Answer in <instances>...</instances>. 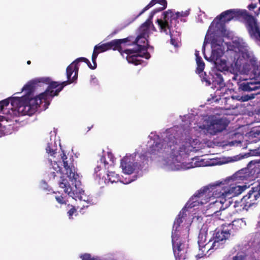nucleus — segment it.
Segmentation results:
<instances>
[{
    "label": "nucleus",
    "instance_id": "nucleus-41",
    "mask_svg": "<svg viewBox=\"0 0 260 260\" xmlns=\"http://www.w3.org/2000/svg\"><path fill=\"white\" fill-rule=\"evenodd\" d=\"M257 5L256 4H251L248 5V9L249 10H252L256 8Z\"/></svg>",
    "mask_w": 260,
    "mask_h": 260
},
{
    "label": "nucleus",
    "instance_id": "nucleus-49",
    "mask_svg": "<svg viewBox=\"0 0 260 260\" xmlns=\"http://www.w3.org/2000/svg\"><path fill=\"white\" fill-rule=\"evenodd\" d=\"M151 24H152L153 27H154V26L153 24L152 23Z\"/></svg>",
    "mask_w": 260,
    "mask_h": 260
},
{
    "label": "nucleus",
    "instance_id": "nucleus-51",
    "mask_svg": "<svg viewBox=\"0 0 260 260\" xmlns=\"http://www.w3.org/2000/svg\"><path fill=\"white\" fill-rule=\"evenodd\" d=\"M151 24H152L153 27H154V26L153 24L152 23Z\"/></svg>",
    "mask_w": 260,
    "mask_h": 260
},
{
    "label": "nucleus",
    "instance_id": "nucleus-17",
    "mask_svg": "<svg viewBox=\"0 0 260 260\" xmlns=\"http://www.w3.org/2000/svg\"><path fill=\"white\" fill-rule=\"evenodd\" d=\"M231 233L228 227L223 225L221 229H217L215 230L213 238H216L220 241L225 242L230 236Z\"/></svg>",
    "mask_w": 260,
    "mask_h": 260
},
{
    "label": "nucleus",
    "instance_id": "nucleus-18",
    "mask_svg": "<svg viewBox=\"0 0 260 260\" xmlns=\"http://www.w3.org/2000/svg\"><path fill=\"white\" fill-rule=\"evenodd\" d=\"M164 144L162 142H154L145 153L144 156L151 157L152 155H157L162 150Z\"/></svg>",
    "mask_w": 260,
    "mask_h": 260
},
{
    "label": "nucleus",
    "instance_id": "nucleus-33",
    "mask_svg": "<svg viewBox=\"0 0 260 260\" xmlns=\"http://www.w3.org/2000/svg\"><path fill=\"white\" fill-rule=\"evenodd\" d=\"M77 213V209H76L75 206H71V209L67 212L68 215L70 219H72V216Z\"/></svg>",
    "mask_w": 260,
    "mask_h": 260
},
{
    "label": "nucleus",
    "instance_id": "nucleus-37",
    "mask_svg": "<svg viewBox=\"0 0 260 260\" xmlns=\"http://www.w3.org/2000/svg\"><path fill=\"white\" fill-rule=\"evenodd\" d=\"M82 260H92L91 256L90 254L85 253L81 255Z\"/></svg>",
    "mask_w": 260,
    "mask_h": 260
},
{
    "label": "nucleus",
    "instance_id": "nucleus-30",
    "mask_svg": "<svg viewBox=\"0 0 260 260\" xmlns=\"http://www.w3.org/2000/svg\"><path fill=\"white\" fill-rule=\"evenodd\" d=\"M259 93V92H254V93H252L243 95L241 96L240 100L242 102L248 101L249 100L254 99L255 98V96L256 95H257V94H258Z\"/></svg>",
    "mask_w": 260,
    "mask_h": 260
},
{
    "label": "nucleus",
    "instance_id": "nucleus-19",
    "mask_svg": "<svg viewBox=\"0 0 260 260\" xmlns=\"http://www.w3.org/2000/svg\"><path fill=\"white\" fill-rule=\"evenodd\" d=\"M186 210L184 208L180 211L174 221L172 233L175 232L178 234V228L180 227L181 223L183 222V219L186 216Z\"/></svg>",
    "mask_w": 260,
    "mask_h": 260
},
{
    "label": "nucleus",
    "instance_id": "nucleus-31",
    "mask_svg": "<svg viewBox=\"0 0 260 260\" xmlns=\"http://www.w3.org/2000/svg\"><path fill=\"white\" fill-rule=\"evenodd\" d=\"M46 150L51 156H53L54 157H55L54 155L56 153L57 149H53L51 143H48Z\"/></svg>",
    "mask_w": 260,
    "mask_h": 260
},
{
    "label": "nucleus",
    "instance_id": "nucleus-14",
    "mask_svg": "<svg viewBox=\"0 0 260 260\" xmlns=\"http://www.w3.org/2000/svg\"><path fill=\"white\" fill-rule=\"evenodd\" d=\"M120 166L124 173L132 174L137 167V162H134L133 158L124 157L121 160Z\"/></svg>",
    "mask_w": 260,
    "mask_h": 260
},
{
    "label": "nucleus",
    "instance_id": "nucleus-29",
    "mask_svg": "<svg viewBox=\"0 0 260 260\" xmlns=\"http://www.w3.org/2000/svg\"><path fill=\"white\" fill-rule=\"evenodd\" d=\"M213 239L214 242L212 243V245L211 246V247H212L213 251L217 249L222 248L223 247V245L225 242L223 241H220L219 240L216 239V238H213Z\"/></svg>",
    "mask_w": 260,
    "mask_h": 260
},
{
    "label": "nucleus",
    "instance_id": "nucleus-1",
    "mask_svg": "<svg viewBox=\"0 0 260 260\" xmlns=\"http://www.w3.org/2000/svg\"><path fill=\"white\" fill-rule=\"evenodd\" d=\"M59 156L61 161H51V167L49 169L48 175L50 179L59 177L61 181L59 182V186L64 189V192L75 200L85 202L87 205H83L82 209L88 207L89 202L88 197L85 194L84 190L78 187L81 182L75 170L73 156H68L64 151H61Z\"/></svg>",
    "mask_w": 260,
    "mask_h": 260
},
{
    "label": "nucleus",
    "instance_id": "nucleus-44",
    "mask_svg": "<svg viewBox=\"0 0 260 260\" xmlns=\"http://www.w3.org/2000/svg\"><path fill=\"white\" fill-rule=\"evenodd\" d=\"M240 221H241V219H238L237 220H234V221H233L232 222V226H236V224Z\"/></svg>",
    "mask_w": 260,
    "mask_h": 260
},
{
    "label": "nucleus",
    "instance_id": "nucleus-52",
    "mask_svg": "<svg viewBox=\"0 0 260 260\" xmlns=\"http://www.w3.org/2000/svg\"><path fill=\"white\" fill-rule=\"evenodd\" d=\"M91 127H88V131L90 129Z\"/></svg>",
    "mask_w": 260,
    "mask_h": 260
},
{
    "label": "nucleus",
    "instance_id": "nucleus-2",
    "mask_svg": "<svg viewBox=\"0 0 260 260\" xmlns=\"http://www.w3.org/2000/svg\"><path fill=\"white\" fill-rule=\"evenodd\" d=\"M37 78L29 82L22 88V91H25V94L21 97H10L0 101V113L5 107L9 106L10 103L13 107H16L18 113L22 115L31 116L38 110L42 100H47V94L41 95L42 93L36 97L32 98L35 89L42 86L41 82H36Z\"/></svg>",
    "mask_w": 260,
    "mask_h": 260
},
{
    "label": "nucleus",
    "instance_id": "nucleus-10",
    "mask_svg": "<svg viewBox=\"0 0 260 260\" xmlns=\"http://www.w3.org/2000/svg\"><path fill=\"white\" fill-rule=\"evenodd\" d=\"M260 197V190L256 186L251 188L248 193L244 196L240 202H235L234 207L240 208L239 211L246 210L255 204L256 201Z\"/></svg>",
    "mask_w": 260,
    "mask_h": 260
},
{
    "label": "nucleus",
    "instance_id": "nucleus-28",
    "mask_svg": "<svg viewBox=\"0 0 260 260\" xmlns=\"http://www.w3.org/2000/svg\"><path fill=\"white\" fill-rule=\"evenodd\" d=\"M111 183L116 182L119 180V176L114 172H108L107 174V178L106 179Z\"/></svg>",
    "mask_w": 260,
    "mask_h": 260
},
{
    "label": "nucleus",
    "instance_id": "nucleus-9",
    "mask_svg": "<svg viewBox=\"0 0 260 260\" xmlns=\"http://www.w3.org/2000/svg\"><path fill=\"white\" fill-rule=\"evenodd\" d=\"M172 242L175 259L185 260L187 257L188 244L175 232L172 233Z\"/></svg>",
    "mask_w": 260,
    "mask_h": 260
},
{
    "label": "nucleus",
    "instance_id": "nucleus-42",
    "mask_svg": "<svg viewBox=\"0 0 260 260\" xmlns=\"http://www.w3.org/2000/svg\"><path fill=\"white\" fill-rule=\"evenodd\" d=\"M170 42H171V44L172 45H174L175 47L178 46L177 43L176 41L175 40V39L172 38V37L171 38Z\"/></svg>",
    "mask_w": 260,
    "mask_h": 260
},
{
    "label": "nucleus",
    "instance_id": "nucleus-15",
    "mask_svg": "<svg viewBox=\"0 0 260 260\" xmlns=\"http://www.w3.org/2000/svg\"><path fill=\"white\" fill-rule=\"evenodd\" d=\"M239 88L244 92H255L256 90L260 89V81L244 80L239 84Z\"/></svg>",
    "mask_w": 260,
    "mask_h": 260
},
{
    "label": "nucleus",
    "instance_id": "nucleus-46",
    "mask_svg": "<svg viewBox=\"0 0 260 260\" xmlns=\"http://www.w3.org/2000/svg\"><path fill=\"white\" fill-rule=\"evenodd\" d=\"M4 119H5V117L0 115V122L3 121Z\"/></svg>",
    "mask_w": 260,
    "mask_h": 260
},
{
    "label": "nucleus",
    "instance_id": "nucleus-5",
    "mask_svg": "<svg viewBox=\"0 0 260 260\" xmlns=\"http://www.w3.org/2000/svg\"><path fill=\"white\" fill-rule=\"evenodd\" d=\"M148 37L149 35L146 32H140L139 35L136 38L135 37V45L137 46L136 48L124 50L125 53L127 55L126 59L129 63L137 66L142 64L143 62V60L139 58L143 57L147 59L150 58V54L147 50L149 48L153 47L149 45Z\"/></svg>",
    "mask_w": 260,
    "mask_h": 260
},
{
    "label": "nucleus",
    "instance_id": "nucleus-24",
    "mask_svg": "<svg viewBox=\"0 0 260 260\" xmlns=\"http://www.w3.org/2000/svg\"><path fill=\"white\" fill-rule=\"evenodd\" d=\"M196 61L197 64V67L196 69V73L198 74H200L203 72L205 68V63L203 61L202 57L200 56L198 53H196Z\"/></svg>",
    "mask_w": 260,
    "mask_h": 260
},
{
    "label": "nucleus",
    "instance_id": "nucleus-53",
    "mask_svg": "<svg viewBox=\"0 0 260 260\" xmlns=\"http://www.w3.org/2000/svg\"><path fill=\"white\" fill-rule=\"evenodd\" d=\"M258 11L260 12V7L258 9Z\"/></svg>",
    "mask_w": 260,
    "mask_h": 260
},
{
    "label": "nucleus",
    "instance_id": "nucleus-34",
    "mask_svg": "<svg viewBox=\"0 0 260 260\" xmlns=\"http://www.w3.org/2000/svg\"><path fill=\"white\" fill-rule=\"evenodd\" d=\"M189 149L187 148V146H185L184 145H182L181 147H180V150L178 152V154L179 155H182L183 153H186L188 151Z\"/></svg>",
    "mask_w": 260,
    "mask_h": 260
},
{
    "label": "nucleus",
    "instance_id": "nucleus-8",
    "mask_svg": "<svg viewBox=\"0 0 260 260\" xmlns=\"http://www.w3.org/2000/svg\"><path fill=\"white\" fill-rule=\"evenodd\" d=\"M253 161H251L248 165V167L242 169L235 173L229 179V182H235L236 183H240L244 181H250L255 179L258 173L259 168L254 166L251 168V164Z\"/></svg>",
    "mask_w": 260,
    "mask_h": 260
},
{
    "label": "nucleus",
    "instance_id": "nucleus-26",
    "mask_svg": "<svg viewBox=\"0 0 260 260\" xmlns=\"http://www.w3.org/2000/svg\"><path fill=\"white\" fill-rule=\"evenodd\" d=\"M121 45L123 44L126 46H132L135 45V37L129 36L124 39H120Z\"/></svg>",
    "mask_w": 260,
    "mask_h": 260
},
{
    "label": "nucleus",
    "instance_id": "nucleus-4",
    "mask_svg": "<svg viewBox=\"0 0 260 260\" xmlns=\"http://www.w3.org/2000/svg\"><path fill=\"white\" fill-rule=\"evenodd\" d=\"M95 57L93 60V54H92L91 60L93 65L90 63V61L85 57H79L75 59L66 69V74L68 80L59 83L56 81H52L51 79L49 77H41L37 78L36 82H41L43 85L44 84L48 85L45 91L42 93L41 95L47 94L48 98H53L58 95L59 93L63 89L64 86L68 84L72 83L76 81L78 78V74L79 71L78 63L80 62H85L88 67L92 69H95L97 66Z\"/></svg>",
    "mask_w": 260,
    "mask_h": 260
},
{
    "label": "nucleus",
    "instance_id": "nucleus-25",
    "mask_svg": "<svg viewBox=\"0 0 260 260\" xmlns=\"http://www.w3.org/2000/svg\"><path fill=\"white\" fill-rule=\"evenodd\" d=\"M200 75L202 82H205L207 86L211 84V80L213 81V78L211 75H207L206 72H202Z\"/></svg>",
    "mask_w": 260,
    "mask_h": 260
},
{
    "label": "nucleus",
    "instance_id": "nucleus-43",
    "mask_svg": "<svg viewBox=\"0 0 260 260\" xmlns=\"http://www.w3.org/2000/svg\"><path fill=\"white\" fill-rule=\"evenodd\" d=\"M254 137L257 138L260 140V129L256 130V131L254 133Z\"/></svg>",
    "mask_w": 260,
    "mask_h": 260
},
{
    "label": "nucleus",
    "instance_id": "nucleus-54",
    "mask_svg": "<svg viewBox=\"0 0 260 260\" xmlns=\"http://www.w3.org/2000/svg\"><path fill=\"white\" fill-rule=\"evenodd\" d=\"M258 1H259V3L260 4V0H258Z\"/></svg>",
    "mask_w": 260,
    "mask_h": 260
},
{
    "label": "nucleus",
    "instance_id": "nucleus-32",
    "mask_svg": "<svg viewBox=\"0 0 260 260\" xmlns=\"http://www.w3.org/2000/svg\"><path fill=\"white\" fill-rule=\"evenodd\" d=\"M250 153L253 156H260V148L258 147L257 149H255L251 151ZM255 163H260V159L255 161Z\"/></svg>",
    "mask_w": 260,
    "mask_h": 260
},
{
    "label": "nucleus",
    "instance_id": "nucleus-36",
    "mask_svg": "<svg viewBox=\"0 0 260 260\" xmlns=\"http://www.w3.org/2000/svg\"><path fill=\"white\" fill-rule=\"evenodd\" d=\"M165 9H163L162 7H160L158 8L154 9L153 10H152L151 11V12L150 13V18H152L153 15L154 14H155L156 13H157L159 12L162 11L164 10Z\"/></svg>",
    "mask_w": 260,
    "mask_h": 260
},
{
    "label": "nucleus",
    "instance_id": "nucleus-12",
    "mask_svg": "<svg viewBox=\"0 0 260 260\" xmlns=\"http://www.w3.org/2000/svg\"><path fill=\"white\" fill-rule=\"evenodd\" d=\"M217 58H216L215 65L216 69L218 71L221 72L230 71L234 75H237L238 73L240 72L243 63V62H241L242 59L237 58L229 67L226 64V60L220 59L219 62H217Z\"/></svg>",
    "mask_w": 260,
    "mask_h": 260
},
{
    "label": "nucleus",
    "instance_id": "nucleus-7",
    "mask_svg": "<svg viewBox=\"0 0 260 260\" xmlns=\"http://www.w3.org/2000/svg\"><path fill=\"white\" fill-rule=\"evenodd\" d=\"M163 19L156 20L159 30L166 35L169 34L171 36V28L176 26L178 18L183 15L178 12L174 13L172 10H168L163 13Z\"/></svg>",
    "mask_w": 260,
    "mask_h": 260
},
{
    "label": "nucleus",
    "instance_id": "nucleus-39",
    "mask_svg": "<svg viewBox=\"0 0 260 260\" xmlns=\"http://www.w3.org/2000/svg\"><path fill=\"white\" fill-rule=\"evenodd\" d=\"M216 76L217 78L218 79V80L217 81V83L218 84H221L223 82V79L222 77V75L220 74H216Z\"/></svg>",
    "mask_w": 260,
    "mask_h": 260
},
{
    "label": "nucleus",
    "instance_id": "nucleus-13",
    "mask_svg": "<svg viewBox=\"0 0 260 260\" xmlns=\"http://www.w3.org/2000/svg\"><path fill=\"white\" fill-rule=\"evenodd\" d=\"M244 20L247 24L248 31L251 37L260 41V29L255 18L247 13Z\"/></svg>",
    "mask_w": 260,
    "mask_h": 260
},
{
    "label": "nucleus",
    "instance_id": "nucleus-45",
    "mask_svg": "<svg viewBox=\"0 0 260 260\" xmlns=\"http://www.w3.org/2000/svg\"><path fill=\"white\" fill-rule=\"evenodd\" d=\"M118 32H119L118 29H115L111 34V36H113L115 35H116L117 33H118Z\"/></svg>",
    "mask_w": 260,
    "mask_h": 260
},
{
    "label": "nucleus",
    "instance_id": "nucleus-22",
    "mask_svg": "<svg viewBox=\"0 0 260 260\" xmlns=\"http://www.w3.org/2000/svg\"><path fill=\"white\" fill-rule=\"evenodd\" d=\"M109 50L107 43L102 44H98L94 46L93 51V60H94L95 57H97L99 54L101 52Z\"/></svg>",
    "mask_w": 260,
    "mask_h": 260
},
{
    "label": "nucleus",
    "instance_id": "nucleus-3",
    "mask_svg": "<svg viewBox=\"0 0 260 260\" xmlns=\"http://www.w3.org/2000/svg\"><path fill=\"white\" fill-rule=\"evenodd\" d=\"M233 182L229 185L220 183L216 185H209L204 186L196 192L188 201V207L192 208L199 205H203L209 202V199L213 196L215 191H219L218 199L214 204L223 203L222 200L228 198L230 199L233 197L241 194L245 189L246 185L241 186Z\"/></svg>",
    "mask_w": 260,
    "mask_h": 260
},
{
    "label": "nucleus",
    "instance_id": "nucleus-47",
    "mask_svg": "<svg viewBox=\"0 0 260 260\" xmlns=\"http://www.w3.org/2000/svg\"><path fill=\"white\" fill-rule=\"evenodd\" d=\"M100 168L98 166H97V167L96 168H95V171L96 172L100 171Z\"/></svg>",
    "mask_w": 260,
    "mask_h": 260
},
{
    "label": "nucleus",
    "instance_id": "nucleus-35",
    "mask_svg": "<svg viewBox=\"0 0 260 260\" xmlns=\"http://www.w3.org/2000/svg\"><path fill=\"white\" fill-rule=\"evenodd\" d=\"M55 199L56 201L60 204H66V201L62 196H56Z\"/></svg>",
    "mask_w": 260,
    "mask_h": 260
},
{
    "label": "nucleus",
    "instance_id": "nucleus-40",
    "mask_svg": "<svg viewBox=\"0 0 260 260\" xmlns=\"http://www.w3.org/2000/svg\"><path fill=\"white\" fill-rule=\"evenodd\" d=\"M100 161L101 163L103 164L104 167L106 168V166L108 164L106 160V158L104 156H102L100 158Z\"/></svg>",
    "mask_w": 260,
    "mask_h": 260
},
{
    "label": "nucleus",
    "instance_id": "nucleus-48",
    "mask_svg": "<svg viewBox=\"0 0 260 260\" xmlns=\"http://www.w3.org/2000/svg\"><path fill=\"white\" fill-rule=\"evenodd\" d=\"M30 63H31V61H30V60H28V61H27V64H30Z\"/></svg>",
    "mask_w": 260,
    "mask_h": 260
},
{
    "label": "nucleus",
    "instance_id": "nucleus-20",
    "mask_svg": "<svg viewBox=\"0 0 260 260\" xmlns=\"http://www.w3.org/2000/svg\"><path fill=\"white\" fill-rule=\"evenodd\" d=\"M156 4H158L160 5H161V7H162L163 9H166L167 7V2L166 0H151L150 2L143 9V10L137 15L136 18L139 17L145 11H146L147 10H148L149 8L153 6Z\"/></svg>",
    "mask_w": 260,
    "mask_h": 260
},
{
    "label": "nucleus",
    "instance_id": "nucleus-16",
    "mask_svg": "<svg viewBox=\"0 0 260 260\" xmlns=\"http://www.w3.org/2000/svg\"><path fill=\"white\" fill-rule=\"evenodd\" d=\"M238 58L242 59L241 61V62H243L242 66H243V69L244 70L249 71L251 69V67L254 68L257 67L256 59L254 57H251L249 54L247 53L243 54L241 57H239Z\"/></svg>",
    "mask_w": 260,
    "mask_h": 260
},
{
    "label": "nucleus",
    "instance_id": "nucleus-27",
    "mask_svg": "<svg viewBox=\"0 0 260 260\" xmlns=\"http://www.w3.org/2000/svg\"><path fill=\"white\" fill-rule=\"evenodd\" d=\"M152 24V21L150 20L146 21L140 27L139 31L142 32H146L149 35V27Z\"/></svg>",
    "mask_w": 260,
    "mask_h": 260
},
{
    "label": "nucleus",
    "instance_id": "nucleus-11",
    "mask_svg": "<svg viewBox=\"0 0 260 260\" xmlns=\"http://www.w3.org/2000/svg\"><path fill=\"white\" fill-rule=\"evenodd\" d=\"M228 125L227 121L220 118L211 119L208 124L204 125L201 128L205 130L207 134L214 136L225 129Z\"/></svg>",
    "mask_w": 260,
    "mask_h": 260
},
{
    "label": "nucleus",
    "instance_id": "nucleus-38",
    "mask_svg": "<svg viewBox=\"0 0 260 260\" xmlns=\"http://www.w3.org/2000/svg\"><path fill=\"white\" fill-rule=\"evenodd\" d=\"M245 258V256L244 255L238 253L233 257V260H244Z\"/></svg>",
    "mask_w": 260,
    "mask_h": 260
},
{
    "label": "nucleus",
    "instance_id": "nucleus-23",
    "mask_svg": "<svg viewBox=\"0 0 260 260\" xmlns=\"http://www.w3.org/2000/svg\"><path fill=\"white\" fill-rule=\"evenodd\" d=\"M199 246L200 247V251H201V253H199V255H201L200 257L206 256L207 254L208 256H209L213 252L212 247H211L209 243L206 244L202 246L199 244Z\"/></svg>",
    "mask_w": 260,
    "mask_h": 260
},
{
    "label": "nucleus",
    "instance_id": "nucleus-21",
    "mask_svg": "<svg viewBox=\"0 0 260 260\" xmlns=\"http://www.w3.org/2000/svg\"><path fill=\"white\" fill-rule=\"evenodd\" d=\"M108 46L109 50L112 49L113 50H117L119 52L121 53V55H123L124 52V50H123L121 47V45L119 39H115L112 40L111 41L108 42Z\"/></svg>",
    "mask_w": 260,
    "mask_h": 260
},
{
    "label": "nucleus",
    "instance_id": "nucleus-50",
    "mask_svg": "<svg viewBox=\"0 0 260 260\" xmlns=\"http://www.w3.org/2000/svg\"><path fill=\"white\" fill-rule=\"evenodd\" d=\"M151 24H152L153 27H154V26L153 24L152 23Z\"/></svg>",
    "mask_w": 260,
    "mask_h": 260
},
{
    "label": "nucleus",
    "instance_id": "nucleus-6",
    "mask_svg": "<svg viewBox=\"0 0 260 260\" xmlns=\"http://www.w3.org/2000/svg\"><path fill=\"white\" fill-rule=\"evenodd\" d=\"M248 12L246 10L230 9L221 13L214 18L211 23L210 28L214 31L224 30V23L228 22L234 18L245 19Z\"/></svg>",
    "mask_w": 260,
    "mask_h": 260
}]
</instances>
